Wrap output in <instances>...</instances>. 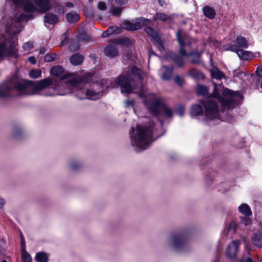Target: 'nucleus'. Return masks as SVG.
Masks as SVG:
<instances>
[{
  "label": "nucleus",
  "instance_id": "1",
  "mask_svg": "<svg viewBox=\"0 0 262 262\" xmlns=\"http://www.w3.org/2000/svg\"><path fill=\"white\" fill-rule=\"evenodd\" d=\"M31 15L21 13L9 18L3 17L0 21V62L5 58L18 57V42L15 35L21 30L20 23L28 20Z\"/></svg>",
  "mask_w": 262,
  "mask_h": 262
},
{
  "label": "nucleus",
  "instance_id": "2",
  "mask_svg": "<svg viewBox=\"0 0 262 262\" xmlns=\"http://www.w3.org/2000/svg\"><path fill=\"white\" fill-rule=\"evenodd\" d=\"M242 99L240 94L237 92L232 91L228 89H225L222 91V95L216 91L212 96L202 101L205 108L204 115L208 120L218 118L219 112L217 102L220 103L224 110L234 108Z\"/></svg>",
  "mask_w": 262,
  "mask_h": 262
},
{
  "label": "nucleus",
  "instance_id": "3",
  "mask_svg": "<svg viewBox=\"0 0 262 262\" xmlns=\"http://www.w3.org/2000/svg\"><path fill=\"white\" fill-rule=\"evenodd\" d=\"M52 83V81L50 78L37 82L13 80L0 85V98L14 96V92L15 91L20 95H38L42 90L51 85Z\"/></svg>",
  "mask_w": 262,
  "mask_h": 262
},
{
  "label": "nucleus",
  "instance_id": "4",
  "mask_svg": "<svg viewBox=\"0 0 262 262\" xmlns=\"http://www.w3.org/2000/svg\"><path fill=\"white\" fill-rule=\"evenodd\" d=\"M146 76V74L142 70L136 66L132 67L128 72H123L115 80L113 84L111 80H106V86H120L122 93L130 94L135 91L143 93L145 88L142 81Z\"/></svg>",
  "mask_w": 262,
  "mask_h": 262
},
{
  "label": "nucleus",
  "instance_id": "5",
  "mask_svg": "<svg viewBox=\"0 0 262 262\" xmlns=\"http://www.w3.org/2000/svg\"><path fill=\"white\" fill-rule=\"evenodd\" d=\"M87 82V80L83 77L76 76L72 78L70 80L65 81L60 85H57L54 89L57 90L54 94L64 95L67 94L78 91L77 96L80 99H83L84 97L81 96L84 92L82 91L83 86Z\"/></svg>",
  "mask_w": 262,
  "mask_h": 262
},
{
  "label": "nucleus",
  "instance_id": "6",
  "mask_svg": "<svg viewBox=\"0 0 262 262\" xmlns=\"http://www.w3.org/2000/svg\"><path fill=\"white\" fill-rule=\"evenodd\" d=\"M136 132L135 133V128L132 127L131 134V144L136 147V150L139 151L146 149L149 144L152 141L151 137L152 132L150 128L146 126L144 127L137 124Z\"/></svg>",
  "mask_w": 262,
  "mask_h": 262
},
{
  "label": "nucleus",
  "instance_id": "7",
  "mask_svg": "<svg viewBox=\"0 0 262 262\" xmlns=\"http://www.w3.org/2000/svg\"><path fill=\"white\" fill-rule=\"evenodd\" d=\"M177 40L180 46V53L181 54L185 55L186 57H190V62L192 64H199L201 62V56L202 53L198 51L187 53L185 47L187 46L191 47L193 44L196 43L194 39L191 38L189 36L185 34H183L181 30H178L176 34Z\"/></svg>",
  "mask_w": 262,
  "mask_h": 262
},
{
  "label": "nucleus",
  "instance_id": "8",
  "mask_svg": "<svg viewBox=\"0 0 262 262\" xmlns=\"http://www.w3.org/2000/svg\"><path fill=\"white\" fill-rule=\"evenodd\" d=\"M17 6L24 5V10L26 13H33L35 10L45 13L50 9L52 4V0H34L36 5L35 8L34 5L30 2H25V0H12Z\"/></svg>",
  "mask_w": 262,
  "mask_h": 262
},
{
  "label": "nucleus",
  "instance_id": "9",
  "mask_svg": "<svg viewBox=\"0 0 262 262\" xmlns=\"http://www.w3.org/2000/svg\"><path fill=\"white\" fill-rule=\"evenodd\" d=\"M147 107L153 115L158 116L162 114L166 117H171L172 112L168 108L159 98L152 97L150 101H146Z\"/></svg>",
  "mask_w": 262,
  "mask_h": 262
},
{
  "label": "nucleus",
  "instance_id": "10",
  "mask_svg": "<svg viewBox=\"0 0 262 262\" xmlns=\"http://www.w3.org/2000/svg\"><path fill=\"white\" fill-rule=\"evenodd\" d=\"M185 243L186 237L184 234H176L171 237L170 244L176 250L183 249Z\"/></svg>",
  "mask_w": 262,
  "mask_h": 262
},
{
  "label": "nucleus",
  "instance_id": "11",
  "mask_svg": "<svg viewBox=\"0 0 262 262\" xmlns=\"http://www.w3.org/2000/svg\"><path fill=\"white\" fill-rule=\"evenodd\" d=\"M227 51L235 52L241 60H248L252 58V53L248 51H245L241 49H237L234 45H231L226 49Z\"/></svg>",
  "mask_w": 262,
  "mask_h": 262
},
{
  "label": "nucleus",
  "instance_id": "12",
  "mask_svg": "<svg viewBox=\"0 0 262 262\" xmlns=\"http://www.w3.org/2000/svg\"><path fill=\"white\" fill-rule=\"evenodd\" d=\"M179 54H175L173 52H169L167 54V57L171 59L176 66L180 68H184L186 63L184 60L185 55L181 54L179 51Z\"/></svg>",
  "mask_w": 262,
  "mask_h": 262
},
{
  "label": "nucleus",
  "instance_id": "13",
  "mask_svg": "<svg viewBox=\"0 0 262 262\" xmlns=\"http://www.w3.org/2000/svg\"><path fill=\"white\" fill-rule=\"evenodd\" d=\"M239 244V242L238 241H232L229 244L226 251V255L228 257L232 258L235 256Z\"/></svg>",
  "mask_w": 262,
  "mask_h": 262
},
{
  "label": "nucleus",
  "instance_id": "14",
  "mask_svg": "<svg viewBox=\"0 0 262 262\" xmlns=\"http://www.w3.org/2000/svg\"><path fill=\"white\" fill-rule=\"evenodd\" d=\"M234 43L237 49H247L249 46L248 40L245 37L241 36L237 37Z\"/></svg>",
  "mask_w": 262,
  "mask_h": 262
},
{
  "label": "nucleus",
  "instance_id": "15",
  "mask_svg": "<svg viewBox=\"0 0 262 262\" xmlns=\"http://www.w3.org/2000/svg\"><path fill=\"white\" fill-rule=\"evenodd\" d=\"M203 13L205 17L210 19H212L216 16L214 9L209 6H205L202 9Z\"/></svg>",
  "mask_w": 262,
  "mask_h": 262
},
{
  "label": "nucleus",
  "instance_id": "16",
  "mask_svg": "<svg viewBox=\"0 0 262 262\" xmlns=\"http://www.w3.org/2000/svg\"><path fill=\"white\" fill-rule=\"evenodd\" d=\"M161 70L163 71V73L161 76L162 79L164 80H167L169 79L172 74V68L163 66H162Z\"/></svg>",
  "mask_w": 262,
  "mask_h": 262
},
{
  "label": "nucleus",
  "instance_id": "17",
  "mask_svg": "<svg viewBox=\"0 0 262 262\" xmlns=\"http://www.w3.org/2000/svg\"><path fill=\"white\" fill-rule=\"evenodd\" d=\"M102 96V92H96L93 90H88L85 94V98L91 100H97Z\"/></svg>",
  "mask_w": 262,
  "mask_h": 262
},
{
  "label": "nucleus",
  "instance_id": "18",
  "mask_svg": "<svg viewBox=\"0 0 262 262\" xmlns=\"http://www.w3.org/2000/svg\"><path fill=\"white\" fill-rule=\"evenodd\" d=\"M104 54L106 56L112 58L117 56L118 52L115 46L111 45L105 48Z\"/></svg>",
  "mask_w": 262,
  "mask_h": 262
},
{
  "label": "nucleus",
  "instance_id": "19",
  "mask_svg": "<svg viewBox=\"0 0 262 262\" xmlns=\"http://www.w3.org/2000/svg\"><path fill=\"white\" fill-rule=\"evenodd\" d=\"M70 62L74 66L80 65L83 61V57L81 54L76 53L70 57Z\"/></svg>",
  "mask_w": 262,
  "mask_h": 262
},
{
  "label": "nucleus",
  "instance_id": "20",
  "mask_svg": "<svg viewBox=\"0 0 262 262\" xmlns=\"http://www.w3.org/2000/svg\"><path fill=\"white\" fill-rule=\"evenodd\" d=\"M58 20L57 16L51 13H48L44 17V21L45 23H48L50 25L56 24Z\"/></svg>",
  "mask_w": 262,
  "mask_h": 262
},
{
  "label": "nucleus",
  "instance_id": "21",
  "mask_svg": "<svg viewBox=\"0 0 262 262\" xmlns=\"http://www.w3.org/2000/svg\"><path fill=\"white\" fill-rule=\"evenodd\" d=\"M188 75L196 80H202L204 78L203 74L195 69H191L188 72Z\"/></svg>",
  "mask_w": 262,
  "mask_h": 262
},
{
  "label": "nucleus",
  "instance_id": "22",
  "mask_svg": "<svg viewBox=\"0 0 262 262\" xmlns=\"http://www.w3.org/2000/svg\"><path fill=\"white\" fill-rule=\"evenodd\" d=\"M239 211L244 214L245 216H250L252 214V212L250 207L247 204H242L238 207Z\"/></svg>",
  "mask_w": 262,
  "mask_h": 262
},
{
  "label": "nucleus",
  "instance_id": "23",
  "mask_svg": "<svg viewBox=\"0 0 262 262\" xmlns=\"http://www.w3.org/2000/svg\"><path fill=\"white\" fill-rule=\"evenodd\" d=\"M122 28L128 30L134 31L139 29V27L137 26L136 22L135 23H131L129 21H124L122 24Z\"/></svg>",
  "mask_w": 262,
  "mask_h": 262
},
{
  "label": "nucleus",
  "instance_id": "24",
  "mask_svg": "<svg viewBox=\"0 0 262 262\" xmlns=\"http://www.w3.org/2000/svg\"><path fill=\"white\" fill-rule=\"evenodd\" d=\"M171 17L166 14L162 12H157L154 17V20H159L161 21H166L170 19Z\"/></svg>",
  "mask_w": 262,
  "mask_h": 262
},
{
  "label": "nucleus",
  "instance_id": "25",
  "mask_svg": "<svg viewBox=\"0 0 262 262\" xmlns=\"http://www.w3.org/2000/svg\"><path fill=\"white\" fill-rule=\"evenodd\" d=\"M51 74L55 76H60L64 73V69L60 66H55L51 69Z\"/></svg>",
  "mask_w": 262,
  "mask_h": 262
},
{
  "label": "nucleus",
  "instance_id": "26",
  "mask_svg": "<svg viewBox=\"0 0 262 262\" xmlns=\"http://www.w3.org/2000/svg\"><path fill=\"white\" fill-rule=\"evenodd\" d=\"M203 112L202 108L201 105L194 104L192 105L191 109V115L192 116H199Z\"/></svg>",
  "mask_w": 262,
  "mask_h": 262
},
{
  "label": "nucleus",
  "instance_id": "27",
  "mask_svg": "<svg viewBox=\"0 0 262 262\" xmlns=\"http://www.w3.org/2000/svg\"><path fill=\"white\" fill-rule=\"evenodd\" d=\"M66 19L70 23H75L79 19V16L76 13H68L66 14Z\"/></svg>",
  "mask_w": 262,
  "mask_h": 262
},
{
  "label": "nucleus",
  "instance_id": "28",
  "mask_svg": "<svg viewBox=\"0 0 262 262\" xmlns=\"http://www.w3.org/2000/svg\"><path fill=\"white\" fill-rule=\"evenodd\" d=\"M35 259L38 262H48V255L43 252H38L36 254Z\"/></svg>",
  "mask_w": 262,
  "mask_h": 262
},
{
  "label": "nucleus",
  "instance_id": "29",
  "mask_svg": "<svg viewBox=\"0 0 262 262\" xmlns=\"http://www.w3.org/2000/svg\"><path fill=\"white\" fill-rule=\"evenodd\" d=\"M261 237V233L255 234L252 238L253 244L258 247H260L262 246Z\"/></svg>",
  "mask_w": 262,
  "mask_h": 262
},
{
  "label": "nucleus",
  "instance_id": "30",
  "mask_svg": "<svg viewBox=\"0 0 262 262\" xmlns=\"http://www.w3.org/2000/svg\"><path fill=\"white\" fill-rule=\"evenodd\" d=\"M145 32L149 36H150L154 39L158 38V35L157 32L152 28L147 27L145 28Z\"/></svg>",
  "mask_w": 262,
  "mask_h": 262
},
{
  "label": "nucleus",
  "instance_id": "31",
  "mask_svg": "<svg viewBox=\"0 0 262 262\" xmlns=\"http://www.w3.org/2000/svg\"><path fill=\"white\" fill-rule=\"evenodd\" d=\"M150 23L151 21L150 20L144 18H140L136 22V24H137V26L139 27V29L143 26H148Z\"/></svg>",
  "mask_w": 262,
  "mask_h": 262
},
{
  "label": "nucleus",
  "instance_id": "32",
  "mask_svg": "<svg viewBox=\"0 0 262 262\" xmlns=\"http://www.w3.org/2000/svg\"><path fill=\"white\" fill-rule=\"evenodd\" d=\"M196 92L199 95L205 96L208 93V89L204 85H198L197 86Z\"/></svg>",
  "mask_w": 262,
  "mask_h": 262
},
{
  "label": "nucleus",
  "instance_id": "33",
  "mask_svg": "<svg viewBox=\"0 0 262 262\" xmlns=\"http://www.w3.org/2000/svg\"><path fill=\"white\" fill-rule=\"evenodd\" d=\"M29 76L32 78H38L41 77V71L40 70H31L29 73Z\"/></svg>",
  "mask_w": 262,
  "mask_h": 262
},
{
  "label": "nucleus",
  "instance_id": "34",
  "mask_svg": "<svg viewBox=\"0 0 262 262\" xmlns=\"http://www.w3.org/2000/svg\"><path fill=\"white\" fill-rule=\"evenodd\" d=\"M22 262H32L31 255L24 250H22Z\"/></svg>",
  "mask_w": 262,
  "mask_h": 262
},
{
  "label": "nucleus",
  "instance_id": "35",
  "mask_svg": "<svg viewBox=\"0 0 262 262\" xmlns=\"http://www.w3.org/2000/svg\"><path fill=\"white\" fill-rule=\"evenodd\" d=\"M58 55L56 53H52V54H47L45 56V60L46 62H51L57 58Z\"/></svg>",
  "mask_w": 262,
  "mask_h": 262
},
{
  "label": "nucleus",
  "instance_id": "36",
  "mask_svg": "<svg viewBox=\"0 0 262 262\" xmlns=\"http://www.w3.org/2000/svg\"><path fill=\"white\" fill-rule=\"evenodd\" d=\"M110 13L113 15L119 16L122 12V9L119 7H114L110 9Z\"/></svg>",
  "mask_w": 262,
  "mask_h": 262
},
{
  "label": "nucleus",
  "instance_id": "37",
  "mask_svg": "<svg viewBox=\"0 0 262 262\" xmlns=\"http://www.w3.org/2000/svg\"><path fill=\"white\" fill-rule=\"evenodd\" d=\"M250 216H245L241 217V224L244 226H248L251 224V220Z\"/></svg>",
  "mask_w": 262,
  "mask_h": 262
},
{
  "label": "nucleus",
  "instance_id": "38",
  "mask_svg": "<svg viewBox=\"0 0 262 262\" xmlns=\"http://www.w3.org/2000/svg\"><path fill=\"white\" fill-rule=\"evenodd\" d=\"M90 39V37L84 33H81L78 35V41H87Z\"/></svg>",
  "mask_w": 262,
  "mask_h": 262
},
{
  "label": "nucleus",
  "instance_id": "39",
  "mask_svg": "<svg viewBox=\"0 0 262 262\" xmlns=\"http://www.w3.org/2000/svg\"><path fill=\"white\" fill-rule=\"evenodd\" d=\"M118 30H119V28H118L117 27H116V26L110 27L106 30V31L110 34V35L113 34L114 33H115Z\"/></svg>",
  "mask_w": 262,
  "mask_h": 262
},
{
  "label": "nucleus",
  "instance_id": "40",
  "mask_svg": "<svg viewBox=\"0 0 262 262\" xmlns=\"http://www.w3.org/2000/svg\"><path fill=\"white\" fill-rule=\"evenodd\" d=\"M174 81L176 83H177V84H178L180 86H182L184 82L183 78L178 75H177L175 76Z\"/></svg>",
  "mask_w": 262,
  "mask_h": 262
},
{
  "label": "nucleus",
  "instance_id": "41",
  "mask_svg": "<svg viewBox=\"0 0 262 262\" xmlns=\"http://www.w3.org/2000/svg\"><path fill=\"white\" fill-rule=\"evenodd\" d=\"M236 228V225L234 222H231L228 228V231H232L233 232H235Z\"/></svg>",
  "mask_w": 262,
  "mask_h": 262
},
{
  "label": "nucleus",
  "instance_id": "42",
  "mask_svg": "<svg viewBox=\"0 0 262 262\" xmlns=\"http://www.w3.org/2000/svg\"><path fill=\"white\" fill-rule=\"evenodd\" d=\"M155 40L157 44V47L159 49V50H163L164 49V46L160 38L158 37L157 39H155Z\"/></svg>",
  "mask_w": 262,
  "mask_h": 262
},
{
  "label": "nucleus",
  "instance_id": "43",
  "mask_svg": "<svg viewBox=\"0 0 262 262\" xmlns=\"http://www.w3.org/2000/svg\"><path fill=\"white\" fill-rule=\"evenodd\" d=\"M33 47V43L32 42H27L23 45V48L25 50H29Z\"/></svg>",
  "mask_w": 262,
  "mask_h": 262
},
{
  "label": "nucleus",
  "instance_id": "44",
  "mask_svg": "<svg viewBox=\"0 0 262 262\" xmlns=\"http://www.w3.org/2000/svg\"><path fill=\"white\" fill-rule=\"evenodd\" d=\"M97 8L99 10L103 11L106 9V6L105 3L99 2L97 5Z\"/></svg>",
  "mask_w": 262,
  "mask_h": 262
},
{
  "label": "nucleus",
  "instance_id": "45",
  "mask_svg": "<svg viewBox=\"0 0 262 262\" xmlns=\"http://www.w3.org/2000/svg\"><path fill=\"white\" fill-rule=\"evenodd\" d=\"M177 113L180 116H182L185 112V108L184 106L183 105L180 106L177 109Z\"/></svg>",
  "mask_w": 262,
  "mask_h": 262
},
{
  "label": "nucleus",
  "instance_id": "46",
  "mask_svg": "<svg viewBox=\"0 0 262 262\" xmlns=\"http://www.w3.org/2000/svg\"><path fill=\"white\" fill-rule=\"evenodd\" d=\"M69 42V38L67 37V36L64 34L63 35V39L60 43V46H63L64 45H67Z\"/></svg>",
  "mask_w": 262,
  "mask_h": 262
},
{
  "label": "nucleus",
  "instance_id": "47",
  "mask_svg": "<svg viewBox=\"0 0 262 262\" xmlns=\"http://www.w3.org/2000/svg\"><path fill=\"white\" fill-rule=\"evenodd\" d=\"M256 73L258 77L262 78V66L257 68Z\"/></svg>",
  "mask_w": 262,
  "mask_h": 262
},
{
  "label": "nucleus",
  "instance_id": "48",
  "mask_svg": "<svg viewBox=\"0 0 262 262\" xmlns=\"http://www.w3.org/2000/svg\"><path fill=\"white\" fill-rule=\"evenodd\" d=\"M125 104L126 106H133L134 104V100H126L125 101Z\"/></svg>",
  "mask_w": 262,
  "mask_h": 262
},
{
  "label": "nucleus",
  "instance_id": "49",
  "mask_svg": "<svg viewBox=\"0 0 262 262\" xmlns=\"http://www.w3.org/2000/svg\"><path fill=\"white\" fill-rule=\"evenodd\" d=\"M115 1L118 5H122L126 4L128 0H115Z\"/></svg>",
  "mask_w": 262,
  "mask_h": 262
},
{
  "label": "nucleus",
  "instance_id": "50",
  "mask_svg": "<svg viewBox=\"0 0 262 262\" xmlns=\"http://www.w3.org/2000/svg\"><path fill=\"white\" fill-rule=\"evenodd\" d=\"M28 61L33 64H35L36 62L35 57L33 56H31L29 57Z\"/></svg>",
  "mask_w": 262,
  "mask_h": 262
},
{
  "label": "nucleus",
  "instance_id": "51",
  "mask_svg": "<svg viewBox=\"0 0 262 262\" xmlns=\"http://www.w3.org/2000/svg\"><path fill=\"white\" fill-rule=\"evenodd\" d=\"M20 238H21V249H22V250H23V249L24 248V247H25V241H24V238L23 237L22 234H20Z\"/></svg>",
  "mask_w": 262,
  "mask_h": 262
},
{
  "label": "nucleus",
  "instance_id": "52",
  "mask_svg": "<svg viewBox=\"0 0 262 262\" xmlns=\"http://www.w3.org/2000/svg\"><path fill=\"white\" fill-rule=\"evenodd\" d=\"M110 36V34L107 32V31L106 30L105 31H104L102 33V37H107L108 36Z\"/></svg>",
  "mask_w": 262,
  "mask_h": 262
},
{
  "label": "nucleus",
  "instance_id": "53",
  "mask_svg": "<svg viewBox=\"0 0 262 262\" xmlns=\"http://www.w3.org/2000/svg\"><path fill=\"white\" fill-rule=\"evenodd\" d=\"M46 53V49L44 47H42L40 49L39 53L40 54H44Z\"/></svg>",
  "mask_w": 262,
  "mask_h": 262
},
{
  "label": "nucleus",
  "instance_id": "54",
  "mask_svg": "<svg viewBox=\"0 0 262 262\" xmlns=\"http://www.w3.org/2000/svg\"><path fill=\"white\" fill-rule=\"evenodd\" d=\"M158 2L161 6H163L164 5H165V0H158Z\"/></svg>",
  "mask_w": 262,
  "mask_h": 262
},
{
  "label": "nucleus",
  "instance_id": "55",
  "mask_svg": "<svg viewBox=\"0 0 262 262\" xmlns=\"http://www.w3.org/2000/svg\"><path fill=\"white\" fill-rule=\"evenodd\" d=\"M66 6L67 7H73V4L71 2H68V3H67Z\"/></svg>",
  "mask_w": 262,
  "mask_h": 262
},
{
  "label": "nucleus",
  "instance_id": "56",
  "mask_svg": "<svg viewBox=\"0 0 262 262\" xmlns=\"http://www.w3.org/2000/svg\"><path fill=\"white\" fill-rule=\"evenodd\" d=\"M69 48L70 50H76L77 49H78V46H76V47H72V45H71L70 46H69Z\"/></svg>",
  "mask_w": 262,
  "mask_h": 262
},
{
  "label": "nucleus",
  "instance_id": "57",
  "mask_svg": "<svg viewBox=\"0 0 262 262\" xmlns=\"http://www.w3.org/2000/svg\"><path fill=\"white\" fill-rule=\"evenodd\" d=\"M242 262H252V261L250 258H247L245 260H243Z\"/></svg>",
  "mask_w": 262,
  "mask_h": 262
},
{
  "label": "nucleus",
  "instance_id": "58",
  "mask_svg": "<svg viewBox=\"0 0 262 262\" xmlns=\"http://www.w3.org/2000/svg\"><path fill=\"white\" fill-rule=\"evenodd\" d=\"M5 200L3 199L0 198V204L1 205H3L4 204H5Z\"/></svg>",
  "mask_w": 262,
  "mask_h": 262
},
{
  "label": "nucleus",
  "instance_id": "59",
  "mask_svg": "<svg viewBox=\"0 0 262 262\" xmlns=\"http://www.w3.org/2000/svg\"><path fill=\"white\" fill-rule=\"evenodd\" d=\"M128 39H127V38H124L123 39V41L125 42H126L127 41H128Z\"/></svg>",
  "mask_w": 262,
  "mask_h": 262
},
{
  "label": "nucleus",
  "instance_id": "60",
  "mask_svg": "<svg viewBox=\"0 0 262 262\" xmlns=\"http://www.w3.org/2000/svg\"><path fill=\"white\" fill-rule=\"evenodd\" d=\"M72 167L73 169H75V165L74 164H73L72 165Z\"/></svg>",
  "mask_w": 262,
  "mask_h": 262
},
{
  "label": "nucleus",
  "instance_id": "61",
  "mask_svg": "<svg viewBox=\"0 0 262 262\" xmlns=\"http://www.w3.org/2000/svg\"><path fill=\"white\" fill-rule=\"evenodd\" d=\"M2 262H7L6 260H3Z\"/></svg>",
  "mask_w": 262,
  "mask_h": 262
},
{
  "label": "nucleus",
  "instance_id": "62",
  "mask_svg": "<svg viewBox=\"0 0 262 262\" xmlns=\"http://www.w3.org/2000/svg\"><path fill=\"white\" fill-rule=\"evenodd\" d=\"M260 86H261V88L262 89V82H261Z\"/></svg>",
  "mask_w": 262,
  "mask_h": 262
},
{
  "label": "nucleus",
  "instance_id": "63",
  "mask_svg": "<svg viewBox=\"0 0 262 262\" xmlns=\"http://www.w3.org/2000/svg\"><path fill=\"white\" fill-rule=\"evenodd\" d=\"M150 124H152V125H154V123L153 122H152V123L150 122Z\"/></svg>",
  "mask_w": 262,
  "mask_h": 262
},
{
  "label": "nucleus",
  "instance_id": "64",
  "mask_svg": "<svg viewBox=\"0 0 262 262\" xmlns=\"http://www.w3.org/2000/svg\"><path fill=\"white\" fill-rule=\"evenodd\" d=\"M185 3H187V0H185Z\"/></svg>",
  "mask_w": 262,
  "mask_h": 262
}]
</instances>
